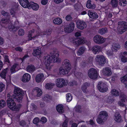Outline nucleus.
<instances>
[{
	"mask_svg": "<svg viewBox=\"0 0 127 127\" xmlns=\"http://www.w3.org/2000/svg\"><path fill=\"white\" fill-rule=\"evenodd\" d=\"M35 67L32 64L28 65L27 68V69L28 72L30 73L32 72L35 70Z\"/></svg>",
	"mask_w": 127,
	"mask_h": 127,
	"instance_id": "a878e982",
	"label": "nucleus"
},
{
	"mask_svg": "<svg viewBox=\"0 0 127 127\" xmlns=\"http://www.w3.org/2000/svg\"><path fill=\"white\" fill-rule=\"evenodd\" d=\"M68 120L67 119H65L62 125V127H68L67 123Z\"/></svg>",
	"mask_w": 127,
	"mask_h": 127,
	"instance_id": "4d7b16f0",
	"label": "nucleus"
},
{
	"mask_svg": "<svg viewBox=\"0 0 127 127\" xmlns=\"http://www.w3.org/2000/svg\"><path fill=\"white\" fill-rule=\"evenodd\" d=\"M93 58L92 57H89L87 60L88 62L89 63H92Z\"/></svg>",
	"mask_w": 127,
	"mask_h": 127,
	"instance_id": "774afa93",
	"label": "nucleus"
},
{
	"mask_svg": "<svg viewBox=\"0 0 127 127\" xmlns=\"http://www.w3.org/2000/svg\"><path fill=\"white\" fill-rule=\"evenodd\" d=\"M14 94L11 95L8 93L7 96L9 98L7 101V103L8 107L11 110L15 111H18L21 106L20 104L16 105L14 99L16 101L19 102H21L24 95L23 90L20 89V88H14Z\"/></svg>",
	"mask_w": 127,
	"mask_h": 127,
	"instance_id": "f257e3e1",
	"label": "nucleus"
},
{
	"mask_svg": "<svg viewBox=\"0 0 127 127\" xmlns=\"http://www.w3.org/2000/svg\"><path fill=\"white\" fill-rule=\"evenodd\" d=\"M102 72L104 75L107 76L111 75L112 72L110 68L108 67H105L104 69L102 70Z\"/></svg>",
	"mask_w": 127,
	"mask_h": 127,
	"instance_id": "2eb2a0df",
	"label": "nucleus"
},
{
	"mask_svg": "<svg viewBox=\"0 0 127 127\" xmlns=\"http://www.w3.org/2000/svg\"><path fill=\"white\" fill-rule=\"evenodd\" d=\"M17 64H15L11 67L10 68V71L11 74L15 73L16 71L15 69L17 67Z\"/></svg>",
	"mask_w": 127,
	"mask_h": 127,
	"instance_id": "79ce46f5",
	"label": "nucleus"
},
{
	"mask_svg": "<svg viewBox=\"0 0 127 127\" xmlns=\"http://www.w3.org/2000/svg\"><path fill=\"white\" fill-rule=\"evenodd\" d=\"M34 30H33L29 31L28 36V41L32 40V39L36 37L39 35L37 34L34 35Z\"/></svg>",
	"mask_w": 127,
	"mask_h": 127,
	"instance_id": "4468645a",
	"label": "nucleus"
},
{
	"mask_svg": "<svg viewBox=\"0 0 127 127\" xmlns=\"http://www.w3.org/2000/svg\"><path fill=\"white\" fill-rule=\"evenodd\" d=\"M68 85L70 87H75L77 85V82L75 81H72L69 82L68 83Z\"/></svg>",
	"mask_w": 127,
	"mask_h": 127,
	"instance_id": "c03bdc74",
	"label": "nucleus"
},
{
	"mask_svg": "<svg viewBox=\"0 0 127 127\" xmlns=\"http://www.w3.org/2000/svg\"><path fill=\"white\" fill-rule=\"evenodd\" d=\"M43 75L42 73H40L37 74L35 77L36 81L37 82H40L43 80Z\"/></svg>",
	"mask_w": 127,
	"mask_h": 127,
	"instance_id": "393cba45",
	"label": "nucleus"
},
{
	"mask_svg": "<svg viewBox=\"0 0 127 127\" xmlns=\"http://www.w3.org/2000/svg\"><path fill=\"white\" fill-rule=\"evenodd\" d=\"M6 105L5 101L3 99H1L0 100V108H3Z\"/></svg>",
	"mask_w": 127,
	"mask_h": 127,
	"instance_id": "49530a36",
	"label": "nucleus"
},
{
	"mask_svg": "<svg viewBox=\"0 0 127 127\" xmlns=\"http://www.w3.org/2000/svg\"><path fill=\"white\" fill-rule=\"evenodd\" d=\"M1 14L5 16L8 17L9 16V14L8 13L4 11H1Z\"/></svg>",
	"mask_w": 127,
	"mask_h": 127,
	"instance_id": "680f3d73",
	"label": "nucleus"
},
{
	"mask_svg": "<svg viewBox=\"0 0 127 127\" xmlns=\"http://www.w3.org/2000/svg\"><path fill=\"white\" fill-rule=\"evenodd\" d=\"M107 32V30L106 28H102L99 30L98 32L101 34H104Z\"/></svg>",
	"mask_w": 127,
	"mask_h": 127,
	"instance_id": "c9c22d12",
	"label": "nucleus"
},
{
	"mask_svg": "<svg viewBox=\"0 0 127 127\" xmlns=\"http://www.w3.org/2000/svg\"><path fill=\"white\" fill-rule=\"evenodd\" d=\"M119 4L121 6H124L127 4V1L126 0H119Z\"/></svg>",
	"mask_w": 127,
	"mask_h": 127,
	"instance_id": "e433bc0d",
	"label": "nucleus"
},
{
	"mask_svg": "<svg viewBox=\"0 0 127 127\" xmlns=\"http://www.w3.org/2000/svg\"><path fill=\"white\" fill-rule=\"evenodd\" d=\"M77 27L81 30H82L86 28L87 27V25L86 23L81 21H78L76 23Z\"/></svg>",
	"mask_w": 127,
	"mask_h": 127,
	"instance_id": "9b49d317",
	"label": "nucleus"
},
{
	"mask_svg": "<svg viewBox=\"0 0 127 127\" xmlns=\"http://www.w3.org/2000/svg\"><path fill=\"white\" fill-rule=\"evenodd\" d=\"M56 85L58 87H62L67 86V83L66 82L64 79L58 78L56 81Z\"/></svg>",
	"mask_w": 127,
	"mask_h": 127,
	"instance_id": "423d86ee",
	"label": "nucleus"
},
{
	"mask_svg": "<svg viewBox=\"0 0 127 127\" xmlns=\"http://www.w3.org/2000/svg\"><path fill=\"white\" fill-rule=\"evenodd\" d=\"M105 84L102 82H99L97 85V87H105Z\"/></svg>",
	"mask_w": 127,
	"mask_h": 127,
	"instance_id": "864d4df0",
	"label": "nucleus"
},
{
	"mask_svg": "<svg viewBox=\"0 0 127 127\" xmlns=\"http://www.w3.org/2000/svg\"><path fill=\"white\" fill-rule=\"evenodd\" d=\"M19 124L20 126L24 127L26 125V123L25 121L22 120L20 122Z\"/></svg>",
	"mask_w": 127,
	"mask_h": 127,
	"instance_id": "bf43d9fd",
	"label": "nucleus"
},
{
	"mask_svg": "<svg viewBox=\"0 0 127 127\" xmlns=\"http://www.w3.org/2000/svg\"><path fill=\"white\" fill-rule=\"evenodd\" d=\"M115 116L114 119L115 121L118 123H120L122 121L121 117L120 114L116 115Z\"/></svg>",
	"mask_w": 127,
	"mask_h": 127,
	"instance_id": "c756f323",
	"label": "nucleus"
},
{
	"mask_svg": "<svg viewBox=\"0 0 127 127\" xmlns=\"http://www.w3.org/2000/svg\"><path fill=\"white\" fill-rule=\"evenodd\" d=\"M47 0H42L41 1V4L43 5H46L47 4Z\"/></svg>",
	"mask_w": 127,
	"mask_h": 127,
	"instance_id": "338daca9",
	"label": "nucleus"
},
{
	"mask_svg": "<svg viewBox=\"0 0 127 127\" xmlns=\"http://www.w3.org/2000/svg\"><path fill=\"white\" fill-rule=\"evenodd\" d=\"M31 105V107L33 110H35L37 109V107L34 103H32Z\"/></svg>",
	"mask_w": 127,
	"mask_h": 127,
	"instance_id": "052dcab7",
	"label": "nucleus"
},
{
	"mask_svg": "<svg viewBox=\"0 0 127 127\" xmlns=\"http://www.w3.org/2000/svg\"><path fill=\"white\" fill-rule=\"evenodd\" d=\"M120 47L121 46L119 44L113 43L112 45L111 49L113 51L116 52L119 49Z\"/></svg>",
	"mask_w": 127,
	"mask_h": 127,
	"instance_id": "4be33fe9",
	"label": "nucleus"
},
{
	"mask_svg": "<svg viewBox=\"0 0 127 127\" xmlns=\"http://www.w3.org/2000/svg\"><path fill=\"white\" fill-rule=\"evenodd\" d=\"M71 65L69 61L67 59L65 60L62 63V66L64 69H66L68 71H69L71 68Z\"/></svg>",
	"mask_w": 127,
	"mask_h": 127,
	"instance_id": "1a4fd4ad",
	"label": "nucleus"
},
{
	"mask_svg": "<svg viewBox=\"0 0 127 127\" xmlns=\"http://www.w3.org/2000/svg\"><path fill=\"white\" fill-rule=\"evenodd\" d=\"M51 32L50 30H47L46 31L43 32L42 33H41V34L42 35H49L51 34Z\"/></svg>",
	"mask_w": 127,
	"mask_h": 127,
	"instance_id": "09e8293b",
	"label": "nucleus"
},
{
	"mask_svg": "<svg viewBox=\"0 0 127 127\" xmlns=\"http://www.w3.org/2000/svg\"><path fill=\"white\" fill-rule=\"evenodd\" d=\"M121 60L124 62H126L127 61V58L124 56H123L121 58Z\"/></svg>",
	"mask_w": 127,
	"mask_h": 127,
	"instance_id": "69168bd1",
	"label": "nucleus"
},
{
	"mask_svg": "<svg viewBox=\"0 0 127 127\" xmlns=\"http://www.w3.org/2000/svg\"><path fill=\"white\" fill-rule=\"evenodd\" d=\"M9 20V18L8 19H5L3 18L1 19V22L2 23L6 24L8 23Z\"/></svg>",
	"mask_w": 127,
	"mask_h": 127,
	"instance_id": "3c124183",
	"label": "nucleus"
},
{
	"mask_svg": "<svg viewBox=\"0 0 127 127\" xmlns=\"http://www.w3.org/2000/svg\"><path fill=\"white\" fill-rule=\"evenodd\" d=\"M115 99L114 96L112 95H110L107 97V98L105 100V101L108 103H112L114 101Z\"/></svg>",
	"mask_w": 127,
	"mask_h": 127,
	"instance_id": "aec40b11",
	"label": "nucleus"
},
{
	"mask_svg": "<svg viewBox=\"0 0 127 127\" xmlns=\"http://www.w3.org/2000/svg\"><path fill=\"white\" fill-rule=\"evenodd\" d=\"M74 23H70L67 27L64 28L65 32L68 33L72 32L74 30Z\"/></svg>",
	"mask_w": 127,
	"mask_h": 127,
	"instance_id": "9d476101",
	"label": "nucleus"
},
{
	"mask_svg": "<svg viewBox=\"0 0 127 127\" xmlns=\"http://www.w3.org/2000/svg\"><path fill=\"white\" fill-rule=\"evenodd\" d=\"M117 30L120 34H122L127 30V23L122 21L118 22Z\"/></svg>",
	"mask_w": 127,
	"mask_h": 127,
	"instance_id": "7ed1b4c3",
	"label": "nucleus"
},
{
	"mask_svg": "<svg viewBox=\"0 0 127 127\" xmlns=\"http://www.w3.org/2000/svg\"><path fill=\"white\" fill-rule=\"evenodd\" d=\"M31 76L28 73L24 74L22 78V81L24 83L28 82L30 79Z\"/></svg>",
	"mask_w": 127,
	"mask_h": 127,
	"instance_id": "dca6fc26",
	"label": "nucleus"
},
{
	"mask_svg": "<svg viewBox=\"0 0 127 127\" xmlns=\"http://www.w3.org/2000/svg\"><path fill=\"white\" fill-rule=\"evenodd\" d=\"M66 98L67 102H70L71 101L72 99V95L70 93H67L66 95Z\"/></svg>",
	"mask_w": 127,
	"mask_h": 127,
	"instance_id": "58836bf2",
	"label": "nucleus"
},
{
	"mask_svg": "<svg viewBox=\"0 0 127 127\" xmlns=\"http://www.w3.org/2000/svg\"><path fill=\"white\" fill-rule=\"evenodd\" d=\"M41 49L40 48H39L38 49H34L32 54L34 56H36L39 55L41 54Z\"/></svg>",
	"mask_w": 127,
	"mask_h": 127,
	"instance_id": "cd10ccee",
	"label": "nucleus"
},
{
	"mask_svg": "<svg viewBox=\"0 0 127 127\" xmlns=\"http://www.w3.org/2000/svg\"><path fill=\"white\" fill-rule=\"evenodd\" d=\"M55 84L52 83H46L45 86V87H53L55 86Z\"/></svg>",
	"mask_w": 127,
	"mask_h": 127,
	"instance_id": "de8ad7c7",
	"label": "nucleus"
},
{
	"mask_svg": "<svg viewBox=\"0 0 127 127\" xmlns=\"http://www.w3.org/2000/svg\"><path fill=\"white\" fill-rule=\"evenodd\" d=\"M111 93L114 96H117L119 95V92L118 91L114 89L112 90Z\"/></svg>",
	"mask_w": 127,
	"mask_h": 127,
	"instance_id": "a19ab883",
	"label": "nucleus"
},
{
	"mask_svg": "<svg viewBox=\"0 0 127 127\" xmlns=\"http://www.w3.org/2000/svg\"><path fill=\"white\" fill-rule=\"evenodd\" d=\"M81 106L79 105H77L74 108V110L75 112L78 113H81L82 112Z\"/></svg>",
	"mask_w": 127,
	"mask_h": 127,
	"instance_id": "72a5a7b5",
	"label": "nucleus"
},
{
	"mask_svg": "<svg viewBox=\"0 0 127 127\" xmlns=\"http://www.w3.org/2000/svg\"><path fill=\"white\" fill-rule=\"evenodd\" d=\"M90 86V83L86 82L84 84L82 87H89Z\"/></svg>",
	"mask_w": 127,
	"mask_h": 127,
	"instance_id": "0e129e2a",
	"label": "nucleus"
},
{
	"mask_svg": "<svg viewBox=\"0 0 127 127\" xmlns=\"http://www.w3.org/2000/svg\"><path fill=\"white\" fill-rule=\"evenodd\" d=\"M118 0H111L110 4L112 5L113 7H116L118 5Z\"/></svg>",
	"mask_w": 127,
	"mask_h": 127,
	"instance_id": "f704fd0d",
	"label": "nucleus"
},
{
	"mask_svg": "<svg viewBox=\"0 0 127 127\" xmlns=\"http://www.w3.org/2000/svg\"><path fill=\"white\" fill-rule=\"evenodd\" d=\"M66 20L67 21H71L72 19V17L70 15H67L65 17Z\"/></svg>",
	"mask_w": 127,
	"mask_h": 127,
	"instance_id": "6e6d98bb",
	"label": "nucleus"
},
{
	"mask_svg": "<svg viewBox=\"0 0 127 127\" xmlns=\"http://www.w3.org/2000/svg\"><path fill=\"white\" fill-rule=\"evenodd\" d=\"M24 30L23 29H20L18 31V33L19 35L22 36L24 34Z\"/></svg>",
	"mask_w": 127,
	"mask_h": 127,
	"instance_id": "603ef678",
	"label": "nucleus"
},
{
	"mask_svg": "<svg viewBox=\"0 0 127 127\" xmlns=\"http://www.w3.org/2000/svg\"><path fill=\"white\" fill-rule=\"evenodd\" d=\"M86 48L85 47L83 46L81 47L78 50L77 52V54L79 55H80L83 54L86 50Z\"/></svg>",
	"mask_w": 127,
	"mask_h": 127,
	"instance_id": "c85d7f7f",
	"label": "nucleus"
},
{
	"mask_svg": "<svg viewBox=\"0 0 127 127\" xmlns=\"http://www.w3.org/2000/svg\"><path fill=\"white\" fill-rule=\"evenodd\" d=\"M29 9L32 8L33 10H37L39 8V5L36 3H34L33 2L30 3L29 4Z\"/></svg>",
	"mask_w": 127,
	"mask_h": 127,
	"instance_id": "a211bd4d",
	"label": "nucleus"
},
{
	"mask_svg": "<svg viewBox=\"0 0 127 127\" xmlns=\"http://www.w3.org/2000/svg\"><path fill=\"white\" fill-rule=\"evenodd\" d=\"M39 119L38 117H36L34 119L33 121V123L34 124H37L39 122Z\"/></svg>",
	"mask_w": 127,
	"mask_h": 127,
	"instance_id": "5fc2aeb1",
	"label": "nucleus"
},
{
	"mask_svg": "<svg viewBox=\"0 0 127 127\" xmlns=\"http://www.w3.org/2000/svg\"><path fill=\"white\" fill-rule=\"evenodd\" d=\"M88 14L89 17L91 18L95 19L98 18V15L96 13L89 11L88 12Z\"/></svg>",
	"mask_w": 127,
	"mask_h": 127,
	"instance_id": "5701e85b",
	"label": "nucleus"
},
{
	"mask_svg": "<svg viewBox=\"0 0 127 127\" xmlns=\"http://www.w3.org/2000/svg\"><path fill=\"white\" fill-rule=\"evenodd\" d=\"M40 121L42 122L43 124H44L47 122V119L45 117H42L41 118Z\"/></svg>",
	"mask_w": 127,
	"mask_h": 127,
	"instance_id": "13d9d810",
	"label": "nucleus"
},
{
	"mask_svg": "<svg viewBox=\"0 0 127 127\" xmlns=\"http://www.w3.org/2000/svg\"><path fill=\"white\" fill-rule=\"evenodd\" d=\"M86 6L88 8L94 9L95 8V4H92L91 3H87Z\"/></svg>",
	"mask_w": 127,
	"mask_h": 127,
	"instance_id": "a18cd8bd",
	"label": "nucleus"
},
{
	"mask_svg": "<svg viewBox=\"0 0 127 127\" xmlns=\"http://www.w3.org/2000/svg\"><path fill=\"white\" fill-rule=\"evenodd\" d=\"M19 2L21 5L23 7L29 8V4L28 0H19Z\"/></svg>",
	"mask_w": 127,
	"mask_h": 127,
	"instance_id": "ddd939ff",
	"label": "nucleus"
},
{
	"mask_svg": "<svg viewBox=\"0 0 127 127\" xmlns=\"http://www.w3.org/2000/svg\"><path fill=\"white\" fill-rule=\"evenodd\" d=\"M59 55V54L54 50L51 52L50 55L44 56L43 58V61L46 66L45 68L50 70L51 68L49 66L51 63L59 62L60 60L58 58Z\"/></svg>",
	"mask_w": 127,
	"mask_h": 127,
	"instance_id": "f03ea898",
	"label": "nucleus"
},
{
	"mask_svg": "<svg viewBox=\"0 0 127 127\" xmlns=\"http://www.w3.org/2000/svg\"><path fill=\"white\" fill-rule=\"evenodd\" d=\"M62 92H69L75 94H77L78 93V88H63ZM79 91L78 92H79Z\"/></svg>",
	"mask_w": 127,
	"mask_h": 127,
	"instance_id": "6e6552de",
	"label": "nucleus"
},
{
	"mask_svg": "<svg viewBox=\"0 0 127 127\" xmlns=\"http://www.w3.org/2000/svg\"><path fill=\"white\" fill-rule=\"evenodd\" d=\"M19 28V27H15L14 26L12 25L11 27L9 26V28L10 30L11 31L15 32L18 30Z\"/></svg>",
	"mask_w": 127,
	"mask_h": 127,
	"instance_id": "4c0bfd02",
	"label": "nucleus"
},
{
	"mask_svg": "<svg viewBox=\"0 0 127 127\" xmlns=\"http://www.w3.org/2000/svg\"><path fill=\"white\" fill-rule=\"evenodd\" d=\"M102 116H99L98 115L97 119H96V121L97 122L100 124H101L103 122V120H105L106 119L102 117Z\"/></svg>",
	"mask_w": 127,
	"mask_h": 127,
	"instance_id": "2f4dec72",
	"label": "nucleus"
},
{
	"mask_svg": "<svg viewBox=\"0 0 127 127\" xmlns=\"http://www.w3.org/2000/svg\"><path fill=\"white\" fill-rule=\"evenodd\" d=\"M35 90H36L37 93V96L39 97L42 94V92L41 89L40 88H34Z\"/></svg>",
	"mask_w": 127,
	"mask_h": 127,
	"instance_id": "37998d69",
	"label": "nucleus"
},
{
	"mask_svg": "<svg viewBox=\"0 0 127 127\" xmlns=\"http://www.w3.org/2000/svg\"><path fill=\"white\" fill-rule=\"evenodd\" d=\"M122 82L125 85V87H127V74L126 75L122 78H121Z\"/></svg>",
	"mask_w": 127,
	"mask_h": 127,
	"instance_id": "7c9ffc66",
	"label": "nucleus"
},
{
	"mask_svg": "<svg viewBox=\"0 0 127 127\" xmlns=\"http://www.w3.org/2000/svg\"><path fill=\"white\" fill-rule=\"evenodd\" d=\"M94 41L96 43L100 44L103 43L105 40L101 36L99 35H97L94 37Z\"/></svg>",
	"mask_w": 127,
	"mask_h": 127,
	"instance_id": "0eeeda50",
	"label": "nucleus"
},
{
	"mask_svg": "<svg viewBox=\"0 0 127 127\" xmlns=\"http://www.w3.org/2000/svg\"><path fill=\"white\" fill-rule=\"evenodd\" d=\"M53 22L54 24L57 25H60L62 22V19L59 18H56L53 20Z\"/></svg>",
	"mask_w": 127,
	"mask_h": 127,
	"instance_id": "bb28decb",
	"label": "nucleus"
},
{
	"mask_svg": "<svg viewBox=\"0 0 127 127\" xmlns=\"http://www.w3.org/2000/svg\"><path fill=\"white\" fill-rule=\"evenodd\" d=\"M42 99L43 101L48 102L52 100V96L50 95L46 94L42 97Z\"/></svg>",
	"mask_w": 127,
	"mask_h": 127,
	"instance_id": "6ab92c4d",
	"label": "nucleus"
},
{
	"mask_svg": "<svg viewBox=\"0 0 127 127\" xmlns=\"http://www.w3.org/2000/svg\"><path fill=\"white\" fill-rule=\"evenodd\" d=\"M56 109L57 111L60 113H62L64 112L63 106L62 104H59L57 105Z\"/></svg>",
	"mask_w": 127,
	"mask_h": 127,
	"instance_id": "b1692460",
	"label": "nucleus"
},
{
	"mask_svg": "<svg viewBox=\"0 0 127 127\" xmlns=\"http://www.w3.org/2000/svg\"><path fill=\"white\" fill-rule=\"evenodd\" d=\"M67 70L66 69H64V68H63V67H60L59 69V73L60 74H67L68 72Z\"/></svg>",
	"mask_w": 127,
	"mask_h": 127,
	"instance_id": "473e14b6",
	"label": "nucleus"
},
{
	"mask_svg": "<svg viewBox=\"0 0 127 127\" xmlns=\"http://www.w3.org/2000/svg\"><path fill=\"white\" fill-rule=\"evenodd\" d=\"M99 115L100 116H102V117L106 119V118L105 117L108 116V114L106 111H103L100 112Z\"/></svg>",
	"mask_w": 127,
	"mask_h": 127,
	"instance_id": "ea45409f",
	"label": "nucleus"
},
{
	"mask_svg": "<svg viewBox=\"0 0 127 127\" xmlns=\"http://www.w3.org/2000/svg\"><path fill=\"white\" fill-rule=\"evenodd\" d=\"M95 60L97 63L102 66L106 63V59L105 57L102 55H97L95 58Z\"/></svg>",
	"mask_w": 127,
	"mask_h": 127,
	"instance_id": "39448f33",
	"label": "nucleus"
},
{
	"mask_svg": "<svg viewBox=\"0 0 127 127\" xmlns=\"http://www.w3.org/2000/svg\"><path fill=\"white\" fill-rule=\"evenodd\" d=\"M88 74L89 78L93 80L96 79L98 76L96 70L93 68L90 69L88 70Z\"/></svg>",
	"mask_w": 127,
	"mask_h": 127,
	"instance_id": "20e7f679",
	"label": "nucleus"
},
{
	"mask_svg": "<svg viewBox=\"0 0 127 127\" xmlns=\"http://www.w3.org/2000/svg\"><path fill=\"white\" fill-rule=\"evenodd\" d=\"M98 90L100 92L104 93L106 92L108 90V88H97Z\"/></svg>",
	"mask_w": 127,
	"mask_h": 127,
	"instance_id": "8fccbe9b",
	"label": "nucleus"
},
{
	"mask_svg": "<svg viewBox=\"0 0 127 127\" xmlns=\"http://www.w3.org/2000/svg\"><path fill=\"white\" fill-rule=\"evenodd\" d=\"M9 70V69L8 68L4 69L0 74V76L2 78L5 79L6 76L8 73V71Z\"/></svg>",
	"mask_w": 127,
	"mask_h": 127,
	"instance_id": "412c9836",
	"label": "nucleus"
},
{
	"mask_svg": "<svg viewBox=\"0 0 127 127\" xmlns=\"http://www.w3.org/2000/svg\"><path fill=\"white\" fill-rule=\"evenodd\" d=\"M39 105L40 107L42 109L45 107V104L44 102H40Z\"/></svg>",
	"mask_w": 127,
	"mask_h": 127,
	"instance_id": "e2e57ef3",
	"label": "nucleus"
},
{
	"mask_svg": "<svg viewBox=\"0 0 127 127\" xmlns=\"http://www.w3.org/2000/svg\"><path fill=\"white\" fill-rule=\"evenodd\" d=\"M85 42L84 38L81 37L73 41V43L77 46H78L81 44L85 43Z\"/></svg>",
	"mask_w": 127,
	"mask_h": 127,
	"instance_id": "f8f14e48",
	"label": "nucleus"
},
{
	"mask_svg": "<svg viewBox=\"0 0 127 127\" xmlns=\"http://www.w3.org/2000/svg\"><path fill=\"white\" fill-rule=\"evenodd\" d=\"M101 47L98 46H94L92 48V50L95 54L99 53L101 50Z\"/></svg>",
	"mask_w": 127,
	"mask_h": 127,
	"instance_id": "f3484780",
	"label": "nucleus"
}]
</instances>
